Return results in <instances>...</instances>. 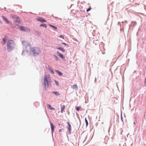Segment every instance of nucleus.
<instances>
[{"mask_svg":"<svg viewBox=\"0 0 146 146\" xmlns=\"http://www.w3.org/2000/svg\"><path fill=\"white\" fill-rule=\"evenodd\" d=\"M10 17H11L13 18L14 19H15L16 18H17V16L13 15H10Z\"/></svg>","mask_w":146,"mask_h":146,"instance_id":"nucleus-15","label":"nucleus"},{"mask_svg":"<svg viewBox=\"0 0 146 146\" xmlns=\"http://www.w3.org/2000/svg\"><path fill=\"white\" fill-rule=\"evenodd\" d=\"M54 56L55 57V58L56 60H59V58H58V57L57 56H56V55H54Z\"/></svg>","mask_w":146,"mask_h":146,"instance_id":"nucleus-24","label":"nucleus"},{"mask_svg":"<svg viewBox=\"0 0 146 146\" xmlns=\"http://www.w3.org/2000/svg\"><path fill=\"white\" fill-rule=\"evenodd\" d=\"M67 123L68 124V129L69 130L70 132L71 129V126L70 123L68 122Z\"/></svg>","mask_w":146,"mask_h":146,"instance_id":"nucleus-11","label":"nucleus"},{"mask_svg":"<svg viewBox=\"0 0 146 146\" xmlns=\"http://www.w3.org/2000/svg\"><path fill=\"white\" fill-rule=\"evenodd\" d=\"M15 43L14 41L12 40H9L7 43V49L9 52L12 51L14 48Z\"/></svg>","mask_w":146,"mask_h":146,"instance_id":"nucleus-1","label":"nucleus"},{"mask_svg":"<svg viewBox=\"0 0 146 146\" xmlns=\"http://www.w3.org/2000/svg\"><path fill=\"white\" fill-rule=\"evenodd\" d=\"M91 9V7H90L89 8H88L87 10H86V11L87 12H88L89 11H90Z\"/></svg>","mask_w":146,"mask_h":146,"instance_id":"nucleus-27","label":"nucleus"},{"mask_svg":"<svg viewBox=\"0 0 146 146\" xmlns=\"http://www.w3.org/2000/svg\"><path fill=\"white\" fill-rule=\"evenodd\" d=\"M145 83H146V77L145 78Z\"/></svg>","mask_w":146,"mask_h":146,"instance_id":"nucleus-32","label":"nucleus"},{"mask_svg":"<svg viewBox=\"0 0 146 146\" xmlns=\"http://www.w3.org/2000/svg\"><path fill=\"white\" fill-rule=\"evenodd\" d=\"M52 93L55 94L56 96L59 95H60V94L58 93V92H57L53 91Z\"/></svg>","mask_w":146,"mask_h":146,"instance_id":"nucleus-18","label":"nucleus"},{"mask_svg":"<svg viewBox=\"0 0 146 146\" xmlns=\"http://www.w3.org/2000/svg\"><path fill=\"white\" fill-rule=\"evenodd\" d=\"M47 107L50 109L51 108H52V107H51V106L49 104H48L47 105Z\"/></svg>","mask_w":146,"mask_h":146,"instance_id":"nucleus-26","label":"nucleus"},{"mask_svg":"<svg viewBox=\"0 0 146 146\" xmlns=\"http://www.w3.org/2000/svg\"><path fill=\"white\" fill-rule=\"evenodd\" d=\"M7 36H5L3 38V41L2 42V43L3 44H4L5 43V42L7 40Z\"/></svg>","mask_w":146,"mask_h":146,"instance_id":"nucleus-10","label":"nucleus"},{"mask_svg":"<svg viewBox=\"0 0 146 146\" xmlns=\"http://www.w3.org/2000/svg\"><path fill=\"white\" fill-rule=\"evenodd\" d=\"M55 83H56V85L58 86H59V84H58V82L57 81H56V80H55Z\"/></svg>","mask_w":146,"mask_h":146,"instance_id":"nucleus-25","label":"nucleus"},{"mask_svg":"<svg viewBox=\"0 0 146 146\" xmlns=\"http://www.w3.org/2000/svg\"><path fill=\"white\" fill-rule=\"evenodd\" d=\"M49 25L50 27H52L53 28H54L55 30H57V28L56 27H55L54 26H53V25H50V24Z\"/></svg>","mask_w":146,"mask_h":146,"instance_id":"nucleus-20","label":"nucleus"},{"mask_svg":"<svg viewBox=\"0 0 146 146\" xmlns=\"http://www.w3.org/2000/svg\"><path fill=\"white\" fill-rule=\"evenodd\" d=\"M50 109L52 110H55L54 108H53V107H52V108H51Z\"/></svg>","mask_w":146,"mask_h":146,"instance_id":"nucleus-31","label":"nucleus"},{"mask_svg":"<svg viewBox=\"0 0 146 146\" xmlns=\"http://www.w3.org/2000/svg\"><path fill=\"white\" fill-rule=\"evenodd\" d=\"M61 130H62L61 129L59 131L60 132V131H61Z\"/></svg>","mask_w":146,"mask_h":146,"instance_id":"nucleus-33","label":"nucleus"},{"mask_svg":"<svg viewBox=\"0 0 146 146\" xmlns=\"http://www.w3.org/2000/svg\"><path fill=\"white\" fill-rule=\"evenodd\" d=\"M59 37L62 38L63 39H64V36L63 35H61L59 36Z\"/></svg>","mask_w":146,"mask_h":146,"instance_id":"nucleus-28","label":"nucleus"},{"mask_svg":"<svg viewBox=\"0 0 146 146\" xmlns=\"http://www.w3.org/2000/svg\"><path fill=\"white\" fill-rule=\"evenodd\" d=\"M22 43L23 46H24L25 48H26L28 46L30 47H31V45L29 43L25 41H22Z\"/></svg>","mask_w":146,"mask_h":146,"instance_id":"nucleus-4","label":"nucleus"},{"mask_svg":"<svg viewBox=\"0 0 146 146\" xmlns=\"http://www.w3.org/2000/svg\"><path fill=\"white\" fill-rule=\"evenodd\" d=\"M85 122L86 123V126H87V125L88 124V121L86 118H85Z\"/></svg>","mask_w":146,"mask_h":146,"instance_id":"nucleus-22","label":"nucleus"},{"mask_svg":"<svg viewBox=\"0 0 146 146\" xmlns=\"http://www.w3.org/2000/svg\"><path fill=\"white\" fill-rule=\"evenodd\" d=\"M132 24H133V25L135 26L136 25V23L135 22H132Z\"/></svg>","mask_w":146,"mask_h":146,"instance_id":"nucleus-29","label":"nucleus"},{"mask_svg":"<svg viewBox=\"0 0 146 146\" xmlns=\"http://www.w3.org/2000/svg\"><path fill=\"white\" fill-rule=\"evenodd\" d=\"M37 21L40 22L41 23L46 22V20L43 19L41 17H39L36 19Z\"/></svg>","mask_w":146,"mask_h":146,"instance_id":"nucleus-6","label":"nucleus"},{"mask_svg":"<svg viewBox=\"0 0 146 146\" xmlns=\"http://www.w3.org/2000/svg\"><path fill=\"white\" fill-rule=\"evenodd\" d=\"M62 44H64L66 46L67 45V44H66L65 43H63Z\"/></svg>","mask_w":146,"mask_h":146,"instance_id":"nucleus-30","label":"nucleus"},{"mask_svg":"<svg viewBox=\"0 0 146 146\" xmlns=\"http://www.w3.org/2000/svg\"><path fill=\"white\" fill-rule=\"evenodd\" d=\"M20 29L21 31H29V29L27 28L23 27H20Z\"/></svg>","mask_w":146,"mask_h":146,"instance_id":"nucleus-5","label":"nucleus"},{"mask_svg":"<svg viewBox=\"0 0 146 146\" xmlns=\"http://www.w3.org/2000/svg\"><path fill=\"white\" fill-rule=\"evenodd\" d=\"M57 53L58 55L60 58H62L63 59H64V57L63 55L62 54H61L58 51L57 52Z\"/></svg>","mask_w":146,"mask_h":146,"instance_id":"nucleus-8","label":"nucleus"},{"mask_svg":"<svg viewBox=\"0 0 146 146\" xmlns=\"http://www.w3.org/2000/svg\"><path fill=\"white\" fill-rule=\"evenodd\" d=\"M15 21L16 23L17 24H19L20 22V20L18 17H17V18H16L15 19Z\"/></svg>","mask_w":146,"mask_h":146,"instance_id":"nucleus-9","label":"nucleus"},{"mask_svg":"<svg viewBox=\"0 0 146 146\" xmlns=\"http://www.w3.org/2000/svg\"><path fill=\"white\" fill-rule=\"evenodd\" d=\"M56 48L58 49V50H61L63 52H64L65 51V50L63 48L58 47L57 48Z\"/></svg>","mask_w":146,"mask_h":146,"instance_id":"nucleus-16","label":"nucleus"},{"mask_svg":"<svg viewBox=\"0 0 146 146\" xmlns=\"http://www.w3.org/2000/svg\"><path fill=\"white\" fill-rule=\"evenodd\" d=\"M55 71L60 76H62V74L61 72L60 71L58 70H56Z\"/></svg>","mask_w":146,"mask_h":146,"instance_id":"nucleus-14","label":"nucleus"},{"mask_svg":"<svg viewBox=\"0 0 146 146\" xmlns=\"http://www.w3.org/2000/svg\"><path fill=\"white\" fill-rule=\"evenodd\" d=\"M44 86L45 87H48V80L47 79L46 76H45L44 78Z\"/></svg>","mask_w":146,"mask_h":146,"instance_id":"nucleus-3","label":"nucleus"},{"mask_svg":"<svg viewBox=\"0 0 146 146\" xmlns=\"http://www.w3.org/2000/svg\"><path fill=\"white\" fill-rule=\"evenodd\" d=\"M50 126H51V131L52 132H53V131L54 130V126L53 125V124L51 123H50Z\"/></svg>","mask_w":146,"mask_h":146,"instance_id":"nucleus-12","label":"nucleus"},{"mask_svg":"<svg viewBox=\"0 0 146 146\" xmlns=\"http://www.w3.org/2000/svg\"><path fill=\"white\" fill-rule=\"evenodd\" d=\"M48 69L53 74H54V72L52 68L51 67L49 66Z\"/></svg>","mask_w":146,"mask_h":146,"instance_id":"nucleus-17","label":"nucleus"},{"mask_svg":"<svg viewBox=\"0 0 146 146\" xmlns=\"http://www.w3.org/2000/svg\"><path fill=\"white\" fill-rule=\"evenodd\" d=\"M72 88L73 89H75L78 88L76 84L72 86Z\"/></svg>","mask_w":146,"mask_h":146,"instance_id":"nucleus-19","label":"nucleus"},{"mask_svg":"<svg viewBox=\"0 0 146 146\" xmlns=\"http://www.w3.org/2000/svg\"><path fill=\"white\" fill-rule=\"evenodd\" d=\"M30 51L34 55L39 54L41 52L40 48L37 47L32 48L30 49Z\"/></svg>","mask_w":146,"mask_h":146,"instance_id":"nucleus-2","label":"nucleus"},{"mask_svg":"<svg viewBox=\"0 0 146 146\" xmlns=\"http://www.w3.org/2000/svg\"><path fill=\"white\" fill-rule=\"evenodd\" d=\"M2 17L4 21L7 23H10V22L9 21L7 20V19L4 16H2Z\"/></svg>","mask_w":146,"mask_h":146,"instance_id":"nucleus-7","label":"nucleus"},{"mask_svg":"<svg viewBox=\"0 0 146 146\" xmlns=\"http://www.w3.org/2000/svg\"><path fill=\"white\" fill-rule=\"evenodd\" d=\"M40 26L46 27H47V25L45 24H41L40 25Z\"/></svg>","mask_w":146,"mask_h":146,"instance_id":"nucleus-21","label":"nucleus"},{"mask_svg":"<svg viewBox=\"0 0 146 146\" xmlns=\"http://www.w3.org/2000/svg\"><path fill=\"white\" fill-rule=\"evenodd\" d=\"M76 109L77 111H78L80 109V107L79 106H77L76 107Z\"/></svg>","mask_w":146,"mask_h":146,"instance_id":"nucleus-23","label":"nucleus"},{"mask_svg":"<svg viewBox=\"0 0 146 146\" xmlns=\"http://www.w3.org/2000/svg\"><path fill=\"white\" fill-rule=\"evenodd\" d=\"M65 108V106L64 105H63L61 108V113H63V111H64V108Z\"/></svg>","mask_w":146,"mask_h":146,"instance_id":"nucleus-13","label":"nucleus"}]
</instances>
